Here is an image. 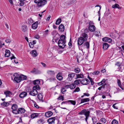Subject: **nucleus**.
I'll return each instance as SVG.
<instances>
[{
	"label": "nucleus",
	"instance_id": "f257e3e1",
	"mask_svg": "<svg viewBox=\"0 0 124 124\" xmlns=\"http://www.w3.org/2000/svg\"><path fill=\"white\" fill-rule=\"evenodd\" d=\"M40 87L38 85L34 86L33 88V90L29 92V94L33 96H35L38 93L37 90H39Z\"/></svg>",
	"mask_w": 124,
	"mask_h": 124
},
{
	"label": "nucleus",
	"instance_id": "f03ea898",
	"mask_svg": "<svg viewBox=\"0 0 124 124\" xmlns=\"http://www.w3.org/2000/svg\"><path fill=\"white\" fill-rule=\"evenodd\" d=\"M34 2L38 7H42L46 4L47 1L46 0H35Z\"/></svg>",
	"mask_w": 124,
	"mask_h": 124
},
{
	"label": "nucleus",
	"instance_id": "7ed1b4c3",
	"mask_svg": "<svg viewBox=\"0 0 124 124\" xmlns=\"http://www.w3.org/2000/svg\"><path fill=\"white\" fill-rule=\"evenodd\" d=\"M88 23L89 24L88 29L89 30L92 32L94 31L95 30L96 28L95 26L93 25L94 23L93 21L88 20Z\"/></svg>",
	"mask_w": 124,
	"mask_h": 124
},
{
	"label": "nucleus",
	"instance_id": "20e7f679",
	"mask_svg": "<svg viewBox=\"0 0 124 124\" xmlns=\"http://www.w3.org/2000/svg\"><path fill=\"white\" fill-rule=\"evenodd\" d=\"M13 76H15L14 78V80L16 83H18L21 81V79L20 78V76L18 74L15 73Z\"/></svg>",
	"mask_w": 124,
	"mask_h": 124
},
{
	"label": "nucleus",
	"instance_id": "39448f33",
	"mask_svg": "<svg viewBox=\"0 0 124 124\" xmlns=\"http://www.w3.org/2000/svg\"><path fill=\"white\" fill-rule=\"evenodd\" d=\"M11 108L13 110L12 111V112L16 114L17 113V110H18V106L16 104H14L12 106Z\"/></svg>",
	"mask_w": 124,
	"mask_h": 124
},
{
	"label": "nucleus",
	"instance_id": "423d86ee",
	"mask_svg": "<svg viewBox=\"0 0 124 124\" xmlns=\"http://www.w3.org/2000/svg\"><path fill=\"white\" fill-rule=\"evenodd\" d=\"M65 43L66 41L65 40L60 39L58 43L59 46H66Z\"/></svg>",
	"mask_w": 124,
	"mask_h": 124
},
{
	"label": "nucleus",
	"instance_id": "0eeeda50",
	"mask_svg": "<svg viewBox=\"0 0 124 124\" xmlns=\"http://www.w3.org/2000/svg\"><path fill=\"white\" fill-rule=\"evenodd\" d=\"M81 83L83 85H87L90 83V81L87 79L85 78L81 81Z\"/></svg>",
	"mask_w": 124,
	"mask_h": 124
},
{
	"label": "nucleus",
	"instance_id": "6e6552de",
	"mask_svg": "<svg viewBox=\"0 0 124 124\" xmlns=\"http://www.w3.org/2000/svg\"><path fill=\"white\" fill-rule=\"evenodd\" d=\"M55 118L53 117L49 118L47 120V122L49 123L48 124H54Z\"/></svg>",
	"mask_w": 124,
	"mask_h": 124
},
{
	"label": "nucleus",
	"instance_id": "1a4fd4ad",
	"mask_svg": "<svg viewBox=\"0 0 124 124\" xmlns=\"http://www.w3.org/2000/svg\"><path fill=\"white\" fill-rule=\"evenodd\" d=\"M75 73H72L69 74L68 75V77L67 79L69 81H70L72 79V78L74 77L75 76Z\"/></svg>",
	"mask_w": 124,
	"mask_h": 124
},
{
	"label": "nucleus",
	"instance_id": "9d476101",
	"mask_svg": "<svg viewBox=\"0 0 124 124\" xmlns=\"http://www.w3.org/2000/svg\"><path fill=\"white\" fill-rule=\"evenodd\" d=\"M25 111V110L23 108H19L17 110V113L16 114H23L24 113Z\"/></svg>",
	"mask_w": 124,
	"mask_h": 124
},
{
	"label": "nucleus",
	"instance_id": "9b49d317",
	"mask_svg": "<svg viewBox=\"0 0 124 124\" xmlns=\"http://www.w3.org/2000/svg\"><path fill=\"white\" fill-rule=\"evenodd\" d=\"M83 37H80L78 39V44L79 45H81L84 41Z\"/></svg>",
	"mask_w": 124,
	"mask_h": 124
},
{
	"label": "nucleus",
	"instance_id": "f8f14e48",
	"mask_svg": "<svg viewBox=\"0 0 124 124\" xmlns=\"http://www.w3.org/2000/svg\"><path fill=\"white\" fill-rule=\"evenodd\" d=\"M38 99L41 101L43 102L44 100L43 99V95L42 93H39L37 95Z\"/></svg>",
	"mask_w": 124,
	"mask_h": 124
},
{
	"label": "nucleus",
	"instance_id": "ddd939ff",
	"mask_svg": "<svg viewBox=\"0 0 124 124\" xmlns=\"http://www.w3.org/2000/svg\"><path fill=\"white\" fill-rule=\"evenodd\" d=\"M103 41L105 42H108L109 43L111 42L112 41L111 39L108 37H105L102 39Z\"/></svg>",
	"mask_w": 124,
	"mask_h": 124
},
{
	"label": "nucleus",
	"instance_id": "4468645a",
	"mask_svg": "<svg viewBox=\"0 0 124 124\" xmlns=\"http://www.w3.org/2000/svg\"><path fill=\"white\" fill-rule=\"evenodd\" d=\"M27 93L26 92H23L21 93L19 95V97L21 98L25 97L27 95Z\"/></svg>",
	"mask_w": 124,
	"mask_h": 124
},
{
	"label": "nucleus",
	"instance_id": "2eb2a0df",
	"mask_svg": "<svg viewBox=\"0 0 124 124\" xmlns=\"http://www.w3.org/2000/svg\"><path fill=\"white\" fill-rule=\"evenodd\" d=\"M64 47H58L57 51L59 54L61 53L64 51Z\"/></svg>",
	"mask_w": 124,
	"mask_h": 124
},
{
	"label": "nucleus",
	"instance_id": "dca6fc26",
	"mask_svg": "<svg viewBox=\"0 0 124 124\" xmlns=\"http://www.w3.org/2000/svg\"><path fill=\"white\" fill-rule=\"evenodd\" d=\"M56 77L57 79L59 81H61L63 79V77L62 76L61 73H59L57 75Z\"/></svg>",
	"mask_w": 124,
	"mask_h": 124
},
{
	"label": "nucleus",
	"instance_id": "f3484780",
	"mask_svg": "<svg viewBox=\"0 0 124 124\" xmlns=\"http://www.w3.org/2000/svg\"><path fill=\"white\" fill-rule=\"evenodd\" d=\"M31 72L36 74H40L41 73L40 71L35 68H34Z\"/></svg>",
	"mask_w": 124,
	"mask_h": 124
},
{
	"label": "nucleus",
	"instance_id": "a211bd4d",
	"mask_svg": "<svg viewBox=\"0 0 124 124\" xmlns=\"http://www.w3.org/2000/svg\"><path fill=\"white\" fill-rule=\"evenodd\" d=\"M58 29L59 30H60L62 32L64 31V27L63 24H62L59 26Z\"/></svg>",
	"mask_w": 124,
	"mask_h": 124
},
{
	"label": "nucleus",
	"instance_id": "6ab92c4d",
	"mask_svg": "<svg viewBox=\"0 0 124 124\" xmlns=\"http://www.w3.org/2000/svg\"><path fill=\"white\" fill-rule=\"evenodd\" d=\"M53 114V113L51 111H49L46 113L45 116L47 117H49L51 116Z\"/></svg>",
	"mask_w": 124,
	"mask_h": 124
},
{
	"label": "nucleus",
	"instance_id": "aec40b11",
	"mask_svg": "<svg viewBox=\"0 0 124 124\" xmlns=\"http://www.w3.org/2000/svg\"><path fill=\"white\" fill-rule=\"evenodd\" d=\"M4 93L6 95V97L7 96L10 97L12 95L11 93L8 91L4 92Z\"/></svg>",
	"mask_w": 124,
	"mask_h": 124
},
{
	"label": "nucleus",
	"instance_id": "412c9836",
	"mask_svg": "<svg viewBox=\"0 0 124 124\" xmlns=\"http://www.w3.org/2000/svg\"><path fill=\"white\" fill-rule=\"evenodd\" d=\"M82 37H83L84 39V41H86L87 40L88 38V36L85 33H83L82 34Z\"/></svg>",
	"mask_w": 124,
	"mask_h": 124
},
{
	"label": "nucleus",
	"instance_id": "4be33fe9",
	"mask_svg": "<svg viewBox=\"0 0 124 124\" xmlns=\"http://www.w3.org/2000/svg\"><path fill=\"white\" fill-rule=\"evenodd\" d=\"M90 99L89 98H86L81 100V102L80 104L83 103L85 102H88L90 101Z\"/></svg>",
	"mask_w": 124,
	"mask_h": 124
},
{
	"label": "nucleus",
	"instance_id": "5701e85b",
	"mask_svg": "<svg viewBox=\"0 0 124 124\" xmlns=\"http://www.w3.org/2000/svg\"><path fill=\"white\" fill-rule=\"evenodd\" d=\"M30 53L33 56L35 57L37 56V54L36 51L35 50H34L31 51L30 52Z\"/></svg>",
	"mask_w": 124,
	"mask_h": 124
},
{
	"label": "nucleus",
	"instance_id": "b1692460",
	"mask_svg": "<svg viewBox=\"0 0 124 124\" xmlns=\"http://www.w3.org/2000/svg\"><path fill=\"white\" fill-rule=\"evenodd\" d=\"M5 57H8L10 54V51L8 50H5Z\"/></svg>",
	"mask_w": 124,
	"mask_h": 124
},
{
	"label": "nucleus",
	"instance_id": "393cba45",
	"mask_svg": "<svg viewBox=\"0 0 124 124\" xmlns=\"http://www.w3.org/2000/svg\"><path fill=\"white\" fill-rule=\"evenodd\" d=\"M112 7L113 8H117L119 9H121V8L119 6V5L117 4L112 5Z\"/></svg>",
	"mask_w": 124,
	"mask_h": 124
},
{
	"label": "nucleus",
	"instance_id": "a878e982",
	"mask_svg": "<svg viewBox=\"0 0 124 124\" xmlns=\"http://www.w3.org/2000/svg\"><path fill=\"white\" fill-rule=\"evenodd\" d=\"M47 73L49 75L51 76H53L55 74V73L53 71L48 70L47 71Z\"/></svg>",
	"mask_w": 124,
	"mask_h": 124
},
{
	"label": "nucleus",
	"instance_id": "bb28decb",
	"mask_svg": "<svg viewBox=\"0 0 124 124\" xmlns=\"http://www.w3.org/2000/svg\"><path fill=\"white\" fill-rule=\"evenodd\" d=\"M38 22H36L35 23H33L32 25V27L34 29H36L38 26Z\"/></svg>",
	"mask_w": 124,
	"mask_h": 124
},
{
	"label": "nucleus",
	"instance_id": "cd10ccee",
	"mask_svg": "<svg viewBox=\"0 0 124 124\" xmlns=\"http://www.w3.org/2000/svg\"><path fill=\"white\" fill-rule=\"evenodd\" d=\"M20 76V78L21 79V81L22 80H24L26 79L27 77L26 76H24L23 75H19Z\"/></svg>",
	"mask_w": 124,
	"mask_h": 124
},
{
	"label": "nucleus",
	"instance_id": "c85d7f7f",
	"mask_svg": "<svg viewBox=\"0 0 124 124\" xmlns=\"http://www.w3.org/2000/svg\"><path fill=\"white\" fill-rule=\"evenodd\" d=\"M27 29V26L25 25H23L22 26V30L24 32L26 31Z\"/></svg>",
	"mask_w": 124,
	"mask_h": 124
},
{
	"label": "nucleus",
	"instance_id": "c756f323",
	"mask_svg": "<svg viewBox=\"0 0 124 124\" xmlns=\"http://www.w3.org/2000/svg\"><path fill=\"white\" fill-rule=\"evenodd\" d=\"M38 115L37 114L33 113L31 115V117L32 119H33L35 117H37L38 116Z\"/></svg>",
	"mask_w": 124,
	"mask_h": 124
},
{
	"label": "nucleus",
	"instance_id": "7c9ffc66",
	"mask_svg": "<svg viewBox=\"0 0 124 124\" xmlns=\"http://www.w3.org/2000/svg\"><path fill=\"white\" fill-rule=\"evenodd\" d=\"M77 75V78H84L83 75L81 73L80 74H76Z\"/></svg>",
	"mask_w": 124,
	"mask_h": 124
},
{
	"label": "nucleus",
	"instance_id": "2f4dec72",
	"mask_svg": "<svg viewBox=\"0 0 124 124\" xmlns=\"http://www.w3.org/2000/svg\"><path fill=\"white\" fill-rule=\"evenodd\" d=\"M69 85V88H70L71 89H74L76 87V85L75 84H73Z\"/></svg>",
	"mask_w": 124,
	"mask_h": 124
},
{
	"label": "nucleus",
	"instance_id": "473e14b6",
	"mask_svg": "<svg viewBox=\"0 0 124 124\" xmlns=\"http://www.w3.org/2000/svg\"><path fill=\"white\" fill-rule=\"evenodd\" d=\"M1 104L4 106L7 107L9 105V103L8 102H4L2 103Z\"/></svg>",
	"mask_w": 124,
	"mask_h": 124
},
{
	"label": "nucleus",
	"instance_id": "72a5a7b5",
	"mask_svg": "<svg viewBox=\"0 0 124 124\" xmlns=\"http://www.w3.org/2000/svg\"><path fill=\"white\" fill-rule=\"evenodd\" d=\"M81 82V80L79 79L77 80H75L74 82V84L75 85H77L80 84V83Z\"/></svg>",
	"mask_w": 124,
	"mask_h": 124
},
{
	"label": "nucleus",
	"instance_id": "f704fd0d",
	"mask_svg": "<svg viewBox=\"0 0 124 124\" xmlns=\"http://www.w3.org/2000/svg\"><path fill=\"white\" fill-rule=\"evenodd\" d=\"M74 71L76 73H78L80 71V70L79 68H77L74 69Z\"/></svg>",
	"mask_w": 124,
	"mask_h": 124
},
{
	"label": "nucleus",
	"instance_id": "c9c22d12",
	"mask_svg": "<svg viewBox=\"0 0 124 124\" xmlns=\"http://www.w3.org/2000/svg\"><path fill=\"white\" fill-rule=\"evenodd\" d=\"M40 81L39 80H34L33 82V84L35 85H38L40 83Z\"/></svg>",
	"mask_w": 124,
	"mask_h": 124
},
{
	"label": "nucleus",
	"instance_id": "e433bc0d",
	"mask_svg": "<svg viewBox=\"0 0 124 124\" xmlns=\"http://www.w3.org/2000/svg\"><path fill=\"white\" fill-rule=\"evenodd\" d=\"M117 83L119 86L122 89L124 90V88L121 87V82L120 80L119 79L117 80Z\"/></svg>",
	"mask_w": 124,
	"mask_h": 124
},
{
	"label": "nucleus",
	"instance_id": "4c0bfd02",
	"mask_svg": "<svg viewBox=\"0 0 124 124\" xmlns=\"http://www.w3.org/2000/svg\"><path fill=\"white\" fill-rule=\"evenodd\" d=\"M61 22V19L60 18L56 20V25L59 24Z\"/></svg>",
	"mask_w": 124,
	"mask_h": 124
},
{
	"label": "nucleus",
	"instance_id": "58836bf2",
	"mask_svg": "<svg viewBox=\"0 0 124 124\" xmlns=\"http://www.w3.org/2000/svg\"><path fill=\"white\" fill-rule=\"evenodd\" d=\"M69 0L68 3L69 5L73 4L76 1V0Z\"/></svg>",
	"mask_w": 124,
	"mask_h": 124
},
{
	"label": "nucleus",
	"instance_id": "ea45409f",
	"mask_svg": "<svg viewBox=\"0 0 124 124\" xmlns=\"http://www.w3.org/2000/svg\"><path fill=\"white\" fill-rule=\"evenodd\" d=\"M36 41L35 40H33L32 42H30L29 43V46H31V45H34L36 44Z\"/></svg>",
	"mask_w": 124,
	"mask_h": 124
},
{
	"label": "nucleus",
	"instance_id": "a19ab883",
	"mask_svg": "<svg viewBox=\"0 0 124 124\" xmlns=\"http://www.w3.org/2000/svg\"><path fill=\"white\" fill-rule=\"evenodd\" d=\"M52 34L54 36L53 38L55 36L58 34L57 33V32L56 31H54L52 32Z\"/></svg>",
	"mask_w": 124,
	"mask_h": 124
},
{
	"label": "nucleus",
	"instance_id": "79ce46f5",
	"mask_svg": "<svg viewBox=\"0 0 124 124\" xmlns=\"http://www.w3.org/2000/svg\"><path fill=\"white\" fill-rule=\"evenodd\" d=\"M90 112L88 110H86V111L85 112L84 115L85 116H89V115Z\"/></svg>",
	"mask_w": 124,
	"mask_h": 124
},
{
	"label": "nucleus",
	"instance_id": "37998d69",
	"mask_svg": "<svg viewBox=\"0 0 124 124\" xmlns=\"http://www.w3.org/2000/svg\"><path fill=\"white\" fill-rule=\"evenodd\" d=\"M85 111H86L85 109H83L81 112H79L78 114L80 115H84Z\"/></svg>",
	"mask_w": 124,
	"mask_h": 124
},
{
	"label": "nucleus",
	"instance_id": "c03bdc74",
	"mask_svg": "<svg viewBox=\"0 0 124 124\" xmlns=\"http://www.w3.org/2000/svg\"><path fill=\"white\" fill-rule=\"evenodd\" d=\"M5 41L7 43H9L10 42H11V40L9 38L7 37V39H6V40H5Z\"/></svg>",
	"mask_w": 124,
	"mask_h": 124
},
{
	"label": "nucleus",
	"instance_id": "a18cd8bd",
	"mask_svg": "<svg viewBox=\"0 0 124 124\" xmlns=\"http://www.w3.org/2000/svg\"><path fill=\"white\" fill-rule=\"evenodd\" d=\"M70 102L73 105H75L76 104V102L74 101L69 100L68 102Z\"/></svg>",
	"mask_w": 124,
	"mask_h": 124
},
{
	"label": "nucleus",
	"instance_id": "49530a36",
	"mask_svg": "<svg viewBox=\"0 0 124 124\" xmlns=\"http://www.w3.org/2000/svg\"><path fill=\"white\" fill-rule=\"evenodd\" d=\"M118 121L115 119H114L112 121L111 124H118Z\"/></svg>",
	"mask_w": 124,
	"mask_h": 124
},
{
	"label": "nucleus",
	"instance_id": "de8ad7c7",
	"mask_svg": "<svg viewBox=\"0 0 124 124\" xmlns=\"http://www.w3.org/2000/svg\"><path fill=\"white\" fill-rule=\"evenodd\" d=\"M65 36L63 35H61L60 37V40L62 39V40H65Z\"/></svg>",
	"mask_w": 124,
	"mask_h": 124
},
{
	"label": "nucleus",
	"instance_id": "09e8293b",
	"mask_svg": "<svg viewBox=\"0 0 124 124\" xmlns=\"http://www.w3.org/2000/svg\"><path fill=\"white\" fill-rule=\"evenodd\" d=\"M25 0H20V5L21 6H22L24 5V3L23 1Z\"/></svg>",
	"mask_w": 124,
	"mask_h": 124
},
{
	"label": "nucleus",
	"instance_id": "8fccbe9b",
	"mask_svg": "<svg viewBox=\"0 0 124 124\" xmlns=\"http://www.w3.org/2000/svg\"><path fill=\"white\" fill-rule=\"evenodd\" d=\"M100 7V9L99 10V11L98 12V16H100L101 14L100 13V11L101 9V7L99 5H97L95 6V7Z\"/></svg>",
	"mask_w": 124,
	"mask_h": 124
},
{
	"label": "nucleus",
	"instance_id": "3c124183",
	"mask_svg": "<svg viewBox=\"0 0 124 124\" xmlns=\"http://www.w3.org/2000/svg\"><path fill=\"white\" fill-rule=\"evenodd\" d=\"M95 34L96 36H99L100 35H101L100 34V32L99 31H96L95 32Z\"/></svg>",
	"mask_w": 124,
	"mask_h": 124
},
{
	"label": "nucleus",
	"instance_id": "603ef678",
	"mask_svg": "<svg viewBox=\"0 0 124 124\" xmlns=\"http://www.w3.org/2000/svg\"><path fill=\"white\" fill-rule=\"evenodd\" d=\"M100 120L102 122L104 123H105L106 121L105 119L104 118H101Z\"/></svg>",
	"mask_w": 124,
	"mask_h": 124
},
{
	"label": "nucleus",
	"instance_id": "864d4df0",
	"mask_svg": "<svg viewBox=\"0 0 124 124\" xmlns=\"http://www.w3.org/2000/svg\"><path fill=\"white\" fill-rule=\"evenodd\" d=\"M84 46H89V42H85L84 44Z\"/></svg>",
	"mask_w": 124,
	"mask_h": 124
},
{
	"label": "nucleus",
	"instance_id": "5fc2aeb1",
	"mask_svg": "<svg viewBox=\"0 0 124 124\" xmlns=\"http://www.w3.org/2000/svg\"><path fill=\"white\" fill-rule=\"evenodd\" d=\"M92 120L93 123H95L96 121V117H93L92 118Z\"/></svg>",
	"mask_w": 124,
	"mask_h": 124
},
{
	"label": "nucleus",
	"instance_id": "6e6d98bb",
	"mask_svg": "<svg viewBox=\"0 0 124 124\" xmlns=\"http://www.w3.org/2000/svg\"><path fill=\"white\" fill-rule=\"evenodd\" d=\"M48 80L50 82H52L55 81L56 80V79L54 78H52L48 79Z\"/></svg>",
	"mask_w": 124,
	"mask_h": 124
},
{
	"label": "nucleus",
	"instance_id": "4d7b16f0",
	"mask_svg": "<svg viewBox=\"0 0 124 124\" xmlns=\"http://www.w3.org/2000/svg\"><path fill=\"white\" fill-rule=\"evenodd\" d=\"M80 91V89L79 87H77L76 88V89L73 92V93L74 92H78Z\"/></svg>",
	"mask_w": 124,
	"mask_h": 124
},
{
	"label": "nucleus",
	"instance_id": "13d9d810",
	"mask_svg": "<svg viewBox=\"0 0 124 124\" xmlns=\"http://www.w3.org/2000/svg\"><path fill=\"white\" fill-rule=\"evenodd\" d=\"M66 91V90L64 88H62L61 90V92L62 93L64 94V92H65Z\"/></svg>",
	"mask_w": 124,
	"mask_h": 124
},
{
	"label": "nucleus",
	"instance_id": "bf43d9fd",
	"mask_svg": "<svg viewBox=\"0 0 124 124\" xmlns=\"http://www.w3.org/2000/svg\"><path fill=\"white\" fill-rule=\"evenodd\" d=\"M103 46H109L108 44L106 43H104L103 44Z\"/></svg>",
	"mask_w": 124,
	"mask_h": 124
},
{
	"label": "nucleus",
	"instance_id": "052dcab7",
	"mask_svg": "<svg viewBox=\"0 0 124 124\" xmlns=\"http://www.w3.org/2000/svg\"><path fill=\"white\" fill-rule=\"evenodd\" d=\"M116 65L119 66L118 68H120V66L121 63L120 62H117L116 64Z\"/></svg>",
	"mask_w": 124,
	"mask_h": 124
},
{
	"label": "nucleus",
	"instance_id": "680f3d73",
	"mask_svg": "<svg viewBox=\"0 0 124 124\" xmlns=\"http://www.w3.org/2000/svg\"><path fill=\"white\" fill-rule=\"evenodd\" d=\"M99 73H100V72L99 71H95L94 72H93V74L95 75H96L98 74Z\"/></svg>",
	"mask_w": 124,
	"mask_h": 124
},
{
	"label": "nucleus",
	"instance_id": "e2e57ef3",
	"mask_svg": "<svg viewBox=\"0 0 124 124\" xmlns=\"http://www.w3.org/2000/svg\"><path fill=\"white\" fill-rule=\"evenodd\" d=\"M107 85L105 83L103 85L101 86L102 88L104 89L106 87V86Z\"/></svg>",
	"mask_w": 124,
	"mask_h": 124
},
{
	"label": "nucleus",
	"instance_id": "0e129e2a",
	"mask_svg": "<svg viewBox=\"0 0 124 124\" xmlns=\"http://www.w3.org/2000/svg\"><path fill=\"white\" fill-rule=\"evenodd\" d=\"M58 100H61V99H62V101H63L64 100L63 99V97H62V96H60L58 98Z\"/></svg>",
	"mask_w": 124,
	"mask_h": 124
},
{
	"label": "nucleus",
	"instance_id": "69168bd1",
	"mask_svg": "<svg viewBox=\"0 0 124 124\" xmlns=\"http://www.w3.org/2000/svg\"><path fill=\"white\" fill-rule=\"evenodd\" d=\"M106 82L105 80L104 79H103L100 82L102 85L103 84Z\"/></svg>",
	"mask_w": 124,
	"mask_h": 124
},
{
	"label": "nucleus",
	"instance_id": "338daca9",
	"mask_svg": "<svg viewBox=\"0 0 124 124\" xmlns=\"http://www.w3.org/2000/svg\"><path fill=\"white\" fill-rule=\"evenodd\" d=\"M68 45L69 46H72V41L71 39V38L70 39V41L68 43Z\"/></svg>",
	"mask_w": 124,
	"mask_h": 124
},
{
	"label": "nucleus",
	"instance_id": "774afa93",
	"mask_svg": "<svg viewBox=\"0 0 124 124\" xmlns=\"http://www.w3.org/2000/svg\"><path fill=\"white\" fill-rule=\"evenodd\" d=\"M90 82L91 84L92 85H93L94 84V82H93V79H91L90 80Z\"/></svg>",
	"mask_w": 124,
	"mask_h": 124
}]
</instances>
